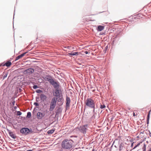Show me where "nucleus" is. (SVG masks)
<instances>
[{
  "label": "nucleus",
  "mask_w": 151,
  "mask_h": 151,
  "mask_svg": "<svg viewBox=\"0 0 151 151\" xmlns=\"http://www.w3.org/2000/svg\"><path fill=\"white\" fill-rule=\"evenodd\" d=\"M45 114L41 112H38L37 114V116L38 119H41L43 116H44Z\"/></svg>",
  "instance_id": "obj_7"
},
{
  "label": "nucleus",
  "mask_w": 151,
  "mask_h": 151,
  "mask_svg": "<svg viewBox=\"0 0 151 151\" xmlns=\"http://www.w3.org/2000/svg\"><path fill=\"white\" fill-rule=\"evenodd\" d=\"M62 94V91L60 88L55 89V91L53 93V95L56 97L59 98Z\"/></svg>",
  "instance_id": "obj_4"
},
{
  "label": "nucleus",
  "mask_w": 151,
  "mask_h": 151,
  "mask_svg": "<svg viewBox=\"0 0 151 151\" xmlns=\"http://www.w3.org/2000/svg\"><path fill=\"white\" fill-rule=\"evenodd\" d=\"M133 116H135V113L134 112L133 113Z\"/></svg>",
  "instance_id": "obj_31"
},
{
  "label": "nucleus",
  "mask_w": 151,
  "mask_h": 151,
  "mask_svg": "<svg viewBox=\"0 0 151 151\" xmlns=\"http://www.w3.org/2000/svg\"><path fill=\"white\" fill-rule=\"evenodd\" d=\"M86 127L85 126H83L79 128V130L80 131L84 133H86Z\"/></svg>",
  "instance_id": "obj_8"
},
{
  "label": "nucleus",
  "mask_w": 151,
  "mask_h": 151,
  "mask_svg": "<svg viewBox=\"0 0 151 151\" xmlns=\"http://www.w3.org/2000/svg\"><path fill=\"white\" fill-rule=\"evenodd\" d=\"M9 134L10 135V136L12 138L14 139H15L16 138V136H15V135L13 134V133L11 132L10 131H9Z\"/></svg>",
  "instance_id": "obj_14"
},
{
  "label": "nucleus",
  "mask_w": 151,
  "mask_h": 151,
  "mask_svg": "<svg viewBox=\"0 0 151 151\" xmlns=\"http://www.w3.org/2000/svg\"><path fill=\"white\" fill-rule=\"evenodd\" d=\"M45 80L48 81L51 84L52 83V82L53 81V79L50 76H48L46 77L45 78Z\"/></svg>",
  "instance_id": "obj_9"
},
{
  "label": "nucleus",
  "mask_w": 151,
  "mask_h": 151,
  "mask_svg": "<svg viewBox=\"0 0 151 151\" xmlns=\"http://www.w3.org/2000/svg\"><path fill=\"white\" fill-rule=\"evenodd\" d=\"M57 98L56 97H53L51 100L49 110L52 111L55 108L56 104Z\"/></svg>",
  "instance_id": "obj_3"
},
{
  "label": "nucleus",
  "mask_w": 151,
  "mask_h": 151,
  "mask_svg": "<svg viewBox=\"0 0 151 151\" xmlns=\"http://www.w3.org/2000/svg\"><path fill=\"white\" fill-rule=\"evenodd\" d=\"M123 146L122 145H120L119 146V150H122L123 149Z\"/></svg>",
  "instance_id": "obj_24"
},
{
  "label": "nucleus",
  "mask_w": 151,
  "mask_h": 151,
  "mask_svg": "<svg viewBox=\"0 0 151 151\" xmlns=\"http://www.w3.org/2000/svg\"><path fill=\"white\" fill-rule=\"evenodd\" d=\"M85 103L86 105L89 107L93 108L95 107L94 101L91 98H87Z\"/></svg>",
  "instance_id": "obj_2"
},
{
  "label": "nucleus",
  "mask_w": 151,
  "mask_h": 151,
  "mask_svg": "<svg viewBox=\"0 0 151 151\" xmlns=\"http://www.w3.org/2000/svg\"><path fill=\"white\" fill-rule=\"evenodd\" d=\"M26 71L27 72L32 73L34 72V70L31 68H29Z\"/></svg>",
  "instance_id": "obj_17"
},
{
  "label": "nucleus",
  "mask_w": 151,
  "mask_h": 151,
  "mask_svg": "<svg viewBox=\"0 0 151 151\" xmlns=\"http://www.w3.org/2000/svg\"><path fill=\"white\" fill-rule=\"evenodd\" d=\"M33 88L34 89H35L38 88V86L37 85H34L33 86Z\"/></svg>",
  "instance_id": "obj_26"
},
{
  "label": "nucleus",
  "mask_w": 151,
  "mask_h": 151,
  "mask_svg": "<svg viewBox=\"0 0 151 151\" xmlns=\"http://www.w3.org/2000/svg\"><path fill=\"white\" fill-rule=\"evenodd\" d=\"M78 54V52H71L68 53V55H77Z\"/></svg>",
  "instance_id": "obj_16"
},
{
  "label": "nucleus",
  "mask_w": 151,
  "mask_h": 151,
  "mask_svg": "<svg viewBox=\"0 0 151 151\" xmlns=\"http://www.w3.org/2000/svg\"><path fill=\"white\" fill-rule=\"evenodd\" d=\"M15 101H13V102H12V104L13 105H14V104H15Z\"/></svg>",
  "instance_id": "obj_29"
},
{
  "label": "nucleus",
  "mask_w": 151,
  "mask_h": 151,
  "mask_svg": "<svg viewBox=\"0 0 151 151\" xmlns=\"http://www.w3.org/2000/svg\"><path fill=\"white\" fill-rule=\"evenodd\" d=\"M85 53L86 54H87L88 53V52L87 51H86L85 52Z\"/></svg>",
  "instance_id": "obj_30"
},
{
  "label": "nucleus",
  "mask_w": 151,
  "mask_h": 151,
  "mask_svg": "<svg viewBox=\"0 0 151 151\" xmlns=\"http://www.w3.org/2000/svg\"><path fill=\"white\" fill-rule=\"evenodd\" d=\"M142 143V142H141L139 143H138L134 147V148L133 149H135V148H136L137 147L139 146L140 144L141 143Z\"/></svg>",
  "instance_id": "obj_22"
},
{
  "label": "nucleus",
  "mask_w": 151,
  "mask_h": 151,
  "mask_svg": "<svg viewBox=\"0 0 151 151\" xmlns=\"http://www.w3.org/2000/svg\"><path fill=\"white\" fill-rule=\"evenodd\" d=\"M142 149L143 151H145L146 150V145L145 144H144V146L142 147Z\"/></svg>",
  "instance_id": "obj_23"
},
{
  "label": "nucleus",
  "mask_w": 151,
  "mask_h": 151,
  "mask_svg": "<svg viewBox=\"0 0 151 151\" xmlns=\"http://www.w3.org/2000/svg\"><path fill=\"white\" fill-rule=\"evenodd\" d=\"M41 91L40 90H38L37 91V92L38 93H40Z\"/></svg>",
  "instance_id": "obj_28"
},
{
  "label": "nucleus",
  "mask_w": 151,
  "mask_h": 151,
  "mask_svg": "<svg viewBox=\"0 0 151 151\" xmlns=\"http://www.w3.org/2000/svg\"><path fill=\"white\" fill-rule=\"evenodd\" d=\"M31 116V113L30 112H28L27 113V117L28 118H30Z\"/></svg>",
  "instance_id": "obj_20"
},
{
  "label": "nucleus",
  "mask_w": 151,
  "mask_h": 151,
  "mask_svg": "<svg viewBox=\"0 0 151 151\" xmlns=\"http://www.w3.org/2000/svg\"><path fill=\"white\" fill-rule=\"evenodd\" d=\"M150 111H151V110H150L149 112V113L147 116V124H148L149 122V116L150 114Z\"/></svg>",
  "instance_id": "obj_19"
},
{
  "label": "nucleus",
  "mask_w": 151,
  "mask_h": 151,
  "mask_svg": "<svg viewBox=\"0 0 151 151\" xmlns=\"http://www.w3.org/2000/svg\"><path fill=\"white\" fill-rule=\"evenodd\" d=\"M29 130L27 128H24L20 130V132L25 134H27L29 133Z\"/></svg>",
  "instance_id": "obj_5"
},
{
  "label": "nucleus",
  "mask_w": 151,
  "mask_h": 151,
  "mask_svg": "<svg viewBox=\"0 0 151 151\" xmlns=\"http://www.w3.org/2000/svg\"><path fill=\"white\" fill-rule=\"evenodd\" d=\"M6 77V76H4V77H3V78L4 79Z\"/></svg>",
  "instance_id": "obj_32"
},
{
  "label": "nucleus",
  "mask_w": 151,
  "mask_h": 151,
  "mask_svg": "<svg viewBox=\"0 0 151 151\" xmlns=\"http://www.w3.org/2000/svg\"><path fill=\"white\" fill-rule=\"evenodd\" d=\"M22 114V113L20 111H18L17 112V115H21Z\"/></svg>",
  "instance_id": "obj_25"
},
{
  "label": "nucleus",
  "mask_w": 151,
  "mask_h": 151,
  "mask_svg": "<svg viewBox=\"0 0 151 151\" xmlns=\"http://www.w3.org/2000/svg\"><path fill=\"white\" fill-rule=\"evenodd\" d=\"M26 151H33L32 150H27Z\"/></svg>",
  "instance_id": "obj_33"
},
{
  "label": "nucleus",
  "mask_w": 151,
  "mask_h": 151,
  "mask_svg": "<svg viewBox=\"0 0 151 151\" xmlns=\"http://www.w3.org/2000/svg\"><path fill=\"white\" fill-rule=\"evenodd\" d=\"M16 108H17V107L16 106H15V107H14L15 109H16Z\"/></svg>",
  "instance_id": "obj_34"
},
{
  "label": "nucleus",
  "mask_w": 151,
  "mask_h": 151,
  "mask_svg": "<svg viewBox=\"0 0 151 151\" xmlns=\"http://www.w3.org/2000/svg\"><path fill=\"white\" fill-rule=\"evenodd\" d=\"M106 107V106L105 105H101L100 106V108L101 109L104 108Z\"/></svg>",
  "instance_id": "obj_21"
},
{
  "label": "nucleus",
  "mask_w": 151,
  "mask_h": 151,
  "mask_svg": "<svg viewBox=\"0 0 151 151\" xmlns=\"http://www.w3.org/2000/svg\"><path fill=\"white\" fill-rule=\"evenodd\" d=\"M73 143V141L71 139H65L62 141L61 146L64 149L70 150L72 147Z\"/></svg>",
  "instance_id": "obj_1"
},
{
  "label": "nucleus",
  "mask_w": 151,
  "mask_h": 151,
  "mask_svg": "<svg viewBox=\"0 0 151 151\" xmlns=\"http://www.w3.org/2000/svg\"><path fill=\"white\" fill-rule=\"evenodd\" d=\"M70 102V98L68 97H67L66 99V105L67 107L69 106Z\"/></svg>",
  "instance_id": "obj_10"
},
{
  "label": "nucleus",
  "mask_w": 151,
  "mask_h": 151,
  "mask_svg": "<svg viewBox=\"0 0 151 151\" xmlns=\"http://www.w3.org/2000/svg\"><path fill=\"white\" fill-rule=\"evenodd\" d=\"M40 97L41 99L43 101L46 100L47 98V96L43 94L40 95Z\"/></svg>",
  "instance_id": "obj_12"
},
{
  "label": "nucleus",
  "mask_w": 151,
  "mask_h": 151,
  "mask_svg": "<svg viewBox=\"0 0 151 151\" xmlns=\"http://www.w3.org/2000/svg\"><path fill=\"white\" fill-rule=\"evenodd\" d=\"M55 131V130L54 129H51L49 130L47 132V133L48 134H52Z\"/></svg>",
  "instance_id": "obj_18"
},
{
  "label": "nucleus",
  "mask_w": 151,
  "mask_h": 151,
  "mask_svg": "<svg viewBox=\"0 0 151 151\" xmlns=\"http://www.w3.org/2000/svg\"><path fill=\"white\" fill-rule=\"evenodd\" d=\"M104 26L99 25L98 27L97 30L98 31H101L104 29Z\"/></svg>",
  "instance_id": "obj_13"
},
{
  "label": "nucleus",
  "mask_w": 151,
  "mask_h": 151,
  "mask_svg": "<svg viewBox=\"0 0 151 151\" xmlns=\"http://www.w3.org/2000/svg\"><path fill=\"white\" fill-rule=\"evenodd\" d=\"M34 105H35L36 106H39V104L36 102L34 103Z\"/></svg>",
  "instance_id": "obj_27"
},
{
  "label": "nucleus",
  "mask_w": 151,
  "mask_h": 151,
  "mask_svg": "<svg viewBox=\"0 0 151 151\" xmlns=\"http://www.w3.org/2000/svg\"><path fill=\"white\" fill-rule=\"evenodd\" d=\"M12 65V63L10 62L7 61L6 63H5L4 65H3V66H4L5 65L7 67H9L10 66Z\"/></svg>",
  "instance_id": "obj_15"
},
{
  "label": "nucleus",
  "mask_w": 151,
  "mask_h": 151,
  "mask_svg": "<svg viewBox=\"0 0 151 151\" xmlns=\"http://www.w3.org/2000/svg\"><path fill=\"white\" fill-rule=\"evenodd\" d=\"M52 82L51 84L53 86L55 89L60 88V86L58 82L54 80Z\"/></svg>",
  "instance_id": "obj_6"
},
{
  "label": "nucleus",
  "mask_w": 151,
  "mask_h": 151,
  "mask_svg": "<svg viewBox=\"0 0 151 151\" xmlns=\"http://www.w3.org/2000/svg\"><path fill=\"white\" fill-rule=\"evenodd\" d=\"M26 53V52L18 56L16 58L15 60H17L19 59L22 58L25 55Z\"/></svg>",
  "instance_id": "obj_11"
}]
</instances>
